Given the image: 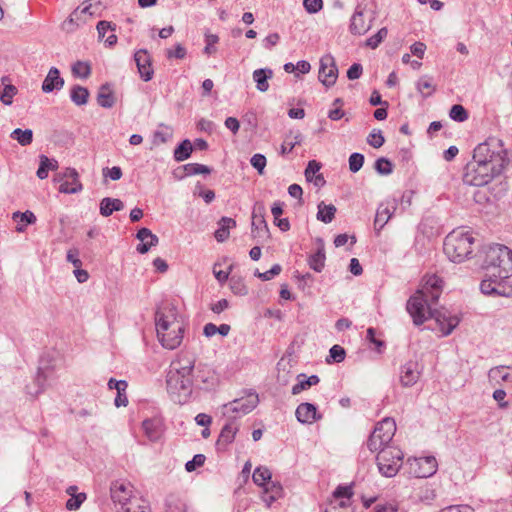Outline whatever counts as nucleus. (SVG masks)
Returning <instances> with one entry per match:
<instances>
[{
	"label": "nucleus",
	"instance_id": "21",
	"mask_svg": "<svg viewBox=\"0 0 512 512\" xmlns=\"http://www.w3.org/2000/svg\"><path fill=\"white\" fill-rule=\"evenodd\" d=\"M145 435L151 441H157L162 436L163 424L159 418L146 419L142 423Z\"/></svg>",
	"mask_w": 512,
	"mask_h": 512
},
{
	"label": "nucleus",
	"instance_id": "42",
	"mask_svg": "<svg viewBox=\"0 0 512 512\" xmlns=\"http://www.w3.org/2000/svg\"><path fill=\"white\" fill-rule=\"evenodd\" d=\"M251 236L258 244H264L270 237L268 226H252Z\"/></svg>",
	"mask_w": 512,
	"mask_h": 512
},
{
	"label": "nucleus",
	"instance_id": "43",
	"mask_svg": "<svg viewBox=\"0 0 512 512\" xmlns=\"http://www.w3.org/2000/svg\"><path fill=\"white\" fill-rule=\"evenodd\" d=\"M374 169L378 174L387 176L393 172V163L386 157H380L375 161Z\"/></svg>",
	"mask_w": 512,
	"mask_h": 512
},
{
	"label": "nucleus",
	"instance_id": "40",
	"mask_svg": "<svg viewBox=\"0 0 512 512\" xmlns=\"http://www.w3.org/2000/svg\"><path fill=\"white\" fill-rule=\"evenodd\" d=\"M325 251L324 249L317 248L316 253L309 257L308 263L311 269L316 272H321L325 266Z\"/></svg>",
	"mask_w": 512,
	"mask_h": 512
},
{
	"label": "nucleus",
	"instance_id": "7",
	"mask_svg": "<svg viewBox=\"0 0 512 512\" xmlns=\"http://www.w3.org/2000/svg\"><path fill=\"white\" fill-rule=\"evenodd\" d=\"M404 454L396 447L382 448L376 457L379 472L385 477H394L403 464Z\"/></svg>",
	"mask_w": 512,
	"mask_h": 512
},
{
	"label": "nucleus",
	"instance_id": "22",
	"mask_svg": "<svg viewBox=\"0 0 512 512\" xmlns=\"http://www.w3.org/2000/svg\"><path fill=\"white\" fill-rule=\"evenodd\" d=\"M97 103L103 108H112L115 104V96L111 83H104L100 86L97 94Z\"/></svg>",
	"mask_w": 512,
	"mask_h": 512
},
{
	"label": "nucleus",
	"instance_id": "49",
	"mask_svg": "<svg viewBox=\"0 0 512 512\" xmlns=\"http://www.w3.org/2000/svg\"><path fill=\"white\" fill-rule=\"evenodd\" d=\"M364 155L359 152H354L349 156V170L352 173L358 172L364 164Z\"/></svg>",
	"mask_w": 512,
	"mask_h": 512
},
{
	"label": "nucleus",
	"instance_id": "4",
	"mask_svg": "<svg viewBox=\"0 0 512 512\" xmlns=\"http://www.w3.org/2000/svg\"><path fill=\"white\" fill-rule=\"evenodd\" d=\"M473 158L486 164L490 171L498 176L502 174L509 163L507 150L504 148L502 140L496 137H490L485 142L478 144L474 149Z\"/></svg>",
	"mask_w": 512,
	"mask_h": 512
},
{
	"label": "nucleus",
	"instance_id": "15",
	"mask_svg": "<svg viewBox=\"0 0 512 512\" xmlns=\"http://www.w3.org/2000/svg\"><path fill=\"white\" fill-rule=\"evenodd\" d=\"M134 61L136 63L138 73L141 79L145 82L152 80L154 69L152 67V59L146 49H139L134 54Z\"/></svg>",
	"mask_w": 512,
	"mask_h": 512
},
{
	"label": "nucleus",
	"instance_id": "30",
	"mask_svg": "<svg viewBox=\"0 0 512 512\" xmlns=\"http://www.w3.org/2000/svg\"><path fill=\"white\" fill-rule=\"evenodd\" d=\"M237 431L238 427L234 423L225 424L218 437L217 446L219 448H225L228 444L232 443Z\"/></svg>",
	"mask_w": 512,
	"mask_h": 512
},
{
	"label": "nucleus",
	"instance_id": "32",
	"mask_svg": "<svg viewBox=\"0 0 512 512\" xmlns=\"http://www.w3.org/2000/svg\"><path fill=\"white\" fill-rule=\"evenodd\" d=\"M193 152V144L189 139L182 140L174 149L173 157L177 162H183L190 158Z\"/></svg>",
	"mask_w": 512,
	"mask_h": 512
},
{
	"label": "nucleus",
	"instance_id": "54",
	"mask_svg": "<svg viewBox=\"0 0 512 512\" xmlns=\"http://www.w3.org/2000/svg\"><path fill=\"white\" fill-rule=\"evenodd\" d=\"M346 352L344 348L339 345H334L329 351V358H327V362H330V359L334 362L340 363L345 359Z\"/></svg>",
	"mask_w": 512,
	"mask_h": 512
},
{
	"label": "nucleus",
	"instance_id": "33",
	"mask_svg": "<svg viewBox=\"0 0 512 512\" xmlns=\"http://www.w3.org/2000/svg\"><path fill=\"white\" fill-rule=\"evenodd\" d=\"M369 29L368 26L365 25L363 19V12L356 9L355 13L351 17L349 30L354 35H362Z\"/></svg>",
	"mask_w": 512,
	"mask_h": 512
},
{
	"label": "nucleus",
	"instance_id": "57",
	"mask_svg": "<svg viewBox=\"0 0 512 512\" xmlns=\"http://www.w3.org/2000/svg\"><path fill=\"white\" fill-rule=\"evenodd\" d=\"M281 272V266L279 264H275L272 266V268L266 272H259L256 270L255 276L260 278L262 281H268L271 280L274 276L278 275Z\"/></svg>",
	"mask_w": 512,
	"mask_h": 512
},
{
	"label": "nucleus",
	"instance_id": "9",
	"mask_svg": "<svg viewBox=\"0 0 512 512\" xmlns=\"http://www.w3.org/2000/svg\"><path fill=\"white\" fill-rule=\"evenodd\" d=\"M396 431V423L392 418H385L379 422L371 433L367 446L370 451H380L387 448Z\"/></svg>",
	"mask_w": 512,
	"mask_h": 512
},
{
	"label": "nucleus",
	"instance_id": "1",
	"mask_svg": "<svg viewBox=\"0 0 512 512\" xmlns=\"http://www.w3.org/2000/svg\"><path fill=\"white\" fill-rule=\"evenodd\" d=\"M443 280L436 275H428L416 293L409 298L406 310L417 326L422 325L429 318L435 319L443 336H448L458 326L460 319L444 310L433 306L438 302L442 293Z\"/></svg>",
	"mask_w": 512,
	"mask_h": 512
},
{
	"label": "nucleus",
	"instance_id": "64",
	"mask_svg": "<svg viewBox=\"0 0 512 512\" xmlns=\"http://www.w3.org/2000/svg\"><path fill=\"white\" fill-rule=\"evenodd\" d=\"M103 176L117 181L122 177V169L119 166H113L112 168L106 167L103 169Z\"/></svg>",
	"mask_w": 512,
	"mask_h": 512
},
{
	"label": "nucleus",
	"instance_id": "24",
	"mask_svg": "<svg viewBox=\"0 0 512 512\" xmlns=\"http://www.w3.org/2000/svg\"><path fill=\"white\" fill-rule=\"evenodd\" d=\"M123 208V201L117 198L105 197L99 204L100 214L105 217L110 216L115 211H121Z\"/></svg>",
	"mask_w": 512,
	"mask_h": 512
},
{
	"label": "nucleus",
	"instance_id": "38",
	"mask_svg": "<svg viewBox=\"0 0 512 512\" xmlns=\"http://www.w3.org/2000/svg\"><path fill=\"white\" fill-rule=\"evenodd\" d=\"M13 140H16L21 146H27L33 141V131L31 129L16 128L10 134Z\"/></svg>",
	"mask_w": 512,
	"mask_h": 512
},
{
	"label": "nucleus",
	"instance_id": "59",
	"mask_svg": "<svg viewBox=\"0 0 512 512\" xmlns=\"http://www.w3.org/2000/svg\"><path fill=\"white\" fill-rule=\"evenodd\" d=\"M205 456L203 454H197L193 457L192 460L188 461L185 465V468L188 472H192L196 470L197 467L203 466L205 462Z\"/></svg>",
	"mask_w": 512,
	"mask_h": 512
},
{
	"label": "nucleus",
	"instance_id": "52",
	"mask_svg": "<svg viewBox=\"0 0 512 512\" xmlns=\"http://www.w3.org/2000/svg\"><path fill=\"white\" fill-rule=\"evenodd\" d=\"M384 142L385 138L380 130H373L367 137V143L374 148H380Z\"/></svg>",
	"mask_w": 512,
	"mask_h": 512
},
{
	"label": "nucleus",
	"instance_id": "60",
	"mask_svg": "<svg viewBox=\"0 0 512 512\" xmlns=\"http://www.w3.org/2000/svg\"><path fill=\"white\" fill-rule=\"evenodd\" d=\"M79 250L77 248L69 249L66 255V260L70 262L75 268L82 266V261L79 258Z\"/></svg>",
	"mask_w": 512,
	"mask_h": 512
},
{
	"label": "nucleus",
	"instance_id": "58",
	"mask_svg": "<svg viewBox=\"0 0 512 512\" xmlns=\"http://www.w3.org/2000/svg\"><path fill=\"white\" fill-rule=\"evenodd\" d=\"M96 28L98 31L99 39H103L108 31L116 30V24H113L112 22L106 20H102L97 23Z\"/></svg>",
	"mask_w": 512,
	"mask_h": 512
},
{
	"label": "nucleus",
	"instance_id": "46",
	"mask_svg": "<svg viewBox=\"0 0 512 512\" xmlns=\"http://www.w3.org/2000/svg\"><path fill=\"white\" fill-rule=\"evenodd\" d=\"M231 291L236 295H246L248 289L241 277L232 276L229 281Z\"/></svg>",
	"mask_w": 512,
	"mask_h": 512
},
{
	"label": "nucleus",
	"instance_id": "6",
	"mask_svg": "<svg viewBox=\"0 0 512 512\" xmlns=\"http://www.w3.org/2000/svg\"><path fill=\"white\" fill-rule=\"evenodd\" d=\"M475 241L472 231L465 226H458L446 236L444 252L452 262H463L472 253Z\"/></svg>",
	"mask_w": 512,
	"mask_h": 512
},
{
	"label": "nucleus",
	"instance_id": "45",
	"mask_svg": "<svg viewBox=\"0 0 512 512\" xmlns=\"http://www.w3.org/2000/svg\"><path fill=\"white\" fill-rule=\"evenodd\" d=\"M118 512H151V509L145 500L138 498L132 501L130 506L124 507V510H118Z\"/></svg>",
	"mask_w": 512,
	"mask_h": 512
},
{
	"label": "nucleus",
	"instance_id": "47",
	"mask_svg": "<svg viewBox=\"0 0 512 512\" xmlns=\"http://www.w3.org/2000/svg\"><path fill=\"white\" fill-rule=\"evenodd\" d=\"M449 116L456 122H464L468 119V112L462 105L454 104L450 109Z\"/></svg>",
	"mask_w": 512,
	"mask_h": 512
},
{
	"label": "nucleus",
	"instance_id": "8",
	"mask_svg": "<svg viewBox=\"0 0 512 512\" xmlns=\"http://www.w3.org/2000/svg\"><path fill=\"white\" fill-rule=\"evenodd\" d=\"M498 175L490 171L488 166L478 159H472L467 163L463 172L464 184L482 187L491 182Z\"/></svg>",
	"mask_w": 512,
	"mask_h": 512
},
{
	"label": "nucleus",
	"instance_id": "10",
	"mask_svg": "<svg viewBox=\"0 0 512 512\" xmlns=\"http://www.w3.org/2000/svg\"><path fill=\"white\" fill-rule=\"evenodd\" d=\"M408 473L416 478H427L437 471V461L433 456L409 458L407 460Z\"/></svg>",
	"mask_w": 512,
	"mask_h": 512
},
{
	"label": "nucleus",
	"instance_id": "34",
	"mask_svg": "<svg viewBox=\"0 0 512 512\" xmlns=\"http://www.w3.org/2000/svg\"><path fill=\"white\" fill-rule=\"evenodd\" d=\"M47 377L48 376L46 372L42 369H39L33 384L26 386L27 393L33 397L39 395L45 388Z\"/></svg>",
	"mask_w": 512,
	"mask_h": 512
},
{
	"label": "nucleus",
	"instance_id": "50",
	"mask_svg": "<svg viewBox=\"0 0 512 512\" xmlns=\"http://www.w3.org/2000/svg\"><path fill=\"white\" fill-rule=\"evenodd\" d=\"M387 34V28H381L376 34H374L373 36L369 37L366 40V45L371 49H376L381 44V42L386 38Z\"/></svg>",
	"mask_w": 512,
	"mask_h": 512
},
{
	"label": "nucleus",
	"instance_id": "5",
	"mask_svg": "<svg viewBox=\"0 0 512 512\" xmlns=\"http://www.w3.org/2000/svg\"><path fill=\"white\" fill-rule=\"evenodd\" d=\"M483 269L491 277L505 280L512 276V250L502 244H492L485 250Z\"/></svg>",
	"mask_w": 512,
	"mask_h": 512
},
{
	"label": "nucleus",
	"instance_id": "55",
	"mask_svg": "<svg viewBox=\"0 0 512 512\" xmlns=\"http://www.w3.org/2000/svg\"><path fill=\"white\" fill-rule=\"evenodd\" d=\"M303 137L301 133H297L294 136V140L291 142L284 141V143L281 145V154L285 155L290 153L295 146L300 145L302 143Z\"/></svg>",
	"mask_w": 512,
	"mask_h": 512
},
{
	"label": "nucleus",
	"instance_id": "35",
	"mask_svg": "<svg viewBox=\"0 0 512 512\" xmlns=\"http://www.w3.org/2000/svg\"><path fill=\"white\" fill-rule=\"evenodd\" d=\"M165 512H188V509L181 497L170 494L165 500Z\"/></svg>",
	"mask_w": 512,
	"mask_h": 512
},
{
	"label": "nucleus",
	"instance_id": "16",
	"mask_svg": "<svg viewBox=\"0 0 512 512\" xmlns=\"http://www.w3.org/2000/svg\"><path fill=\"white\" fill-rule=\"evenodd\" d=\"M258 402V395L256 393H250L247 397L236 399L226 404L224 407L232 413L248 414L257 406Z\"/></svg>",
	"mask_w": 512,
	"mask_h": 512
},
{
	"label": "nucleus",
	"instance_id": "26",
	"mask_svg": "<svg viewBox=\"0 0 512 512\" xmlns=\"http://www.w3.org/2000/svg\"><path fill=\"white\" fill-rule=\"evenodd\" d=\"M504 280H500V278L488 276L485 274V278L482 280L480 284V289L482 293L487 295L497 294L502 295V291H500V287H502V282Z\"/></svg>",
	"mask_w": 512,
	"mask_h": 512
},
{
	"label": "nucleus",
	"instance_id": "27",
	"mask_svg": "<svg viewBox=\"0 0 512 512\" xmlns=\"http://www.w3.org/2000/svg\"><path fill=\"white\" fill-rule=\"evenodd\" d=\"M396 210L395 202L382 203L378 206L374 224H387Z\"/></svg>",
	"mask_w": 512,
	"mask_h": 512
},
{
	"label": "nucleus",
	"instance_id": "39",
	"mask_svg": "<svg viewBox=\"0 0 512 512\" xmlns=\"http://www.w3.org/2000/svg\"><path fill=\"white\" fill-rule=\"evenodd\" d=\"M272 478V473L267 467H257L252 475L253 482L261 487L269 484Z\"/></svg>",
	"mask_w": 512,
	"mask_h": 512
},
{
	"label": "nucleus",
	"instance_id": "28",
	"mask_svg": "<svg viewBox=\"0 0 512 512\" xmlns=\"http://www.w3.org/2000/svg\"><path fill=\"white\" fill-rule=\"evenodd\" d=\"M283 488L279 482L269 481V484L264 486L263 501L270 506L274 501L282 496Z\"/></svg>",
	"mask_w": 512,
	"mask_h": 512
},
{
	"label": "nucleus",
	"instance_id": "61",
	"mask_svg": "<svg viewBox=\"0 0 512 512\" xmlns=\"http://www.w3.org/2000/svg\"><path fill=\"white\" fill-rule=\"evenodd\" d=\"M298 380H299L298 383L292 387L291 392L293 395H298L303 390L310 388L308 380L306 379V376L304 374H300L298 376Z\"/></svg>",
	"mask_w": 512,
	"mask_h": 512
},
{
	"label": "nucleus",
	"instance_id": "3",
	"mask_svg": "<svg viewBox=\"0 0 512 512\" xmlns=\"http://www.w3.org/2000/svg\"><path fill=\"white\" fill-rule=\"evenodd\" d=\"M156 330L162 346L173 350L177 348L183 339V327L177 320L173 308L158 310L155 314Z\"/></svg>",
	"mask_w": 512,
	"mask_h": 512
},
{
	"label": "nucleus",
	"instance_id": "51",
	"mask_svg": "<svg viewBox=\"0 0 512 512\" xmlns=\"http://www.w3.org/2000/svg\"><path fill=\"white\" fill-rule=\"evenodd\" d=\"M266 157L261 153L254 154L250 159L251 166L257 170V172L262 175L264 173V169L266 167Z\"/></svg>",
	"mask_w": 512,
	"mask_h": 512
},
{
	"label": "nucleus",
	"instance_id": "29",
	"mask_svg": "<svg viewBox=\"0 0 512 512\" xmlns=\"http://www.w3.org/2000/svg\"><path fill=\"white\" fill-rule=\"evenodd\" d=\"M488 377L491 381L496 383H512V368L505 366L491 368Z\"/></svg>",
	"mask_w": 512,
	"mask_h": 512
},
{
	"label": "nucleus",
	"instance_id": "17",
	"mask_svg": "<svg viewBox=\"0 0 512 512\" xmlns=\"http://www.w3.org/2000/svg\"><path fill=\"white\" fill-rule=\"evenodd\" d=\"M295 415L297 420L303 424H312L322 418V415L317 412L316 406L308 402L301 403L297 407Z\"/></svg>",
	"mask_w": 512,
	"mask_h": 512
},
{
	"label": "nucleus",
	"instance_id": "37",
	"mask_svg": "<svg viewBox=\"0 0 512 512\" xmlns=\"http://www.w3.org/2000/svg\"><path fill=\"white\" fill-rule=\"evenodd\" d=\"M416 89L422 94L424 98H428L435 91L432 77L424 75L416 83Z\"/></svg>",
	"mask_w": 512,
	"mask_h": 512
},
{
	"label": "nucleus",
	"instance_id": "63",
	"mask_svg": "<svg viewBox=\"0 0 512 512\" xmlns=\"http://www.w3.org/2000/svg\"><path fill=\"white\" fill-rule=\"evenodd\" d=\"M84 499H85V494H83V493H80L77 496H72L71 498H69L67 500L66 508L70 511L76 510L80 507V505L82 504Z\"/></svg>",
	"mask_w": 512,
	"mask_h": 512
},
{
	"label": "nucleus",
	"instance_id": "12",
	"mask_svg": "<svg viewBox=\"0 0 512 512\" xmlns=\"http://www.w3.org/2000/svg\"><path fill=\"white\" fill-rule=\"evenodd\" d=\"M338 77V68L332 55L326 54L320 59L319 81L327 88L333 86Z\"/></svg>",
	"mask_w": 512,
	"mask_h": 512
},
{
	"label": "nucleus",
	"instance_id": "2",
	"mask_svg": "<svg viewBox=\"0 0 512 512\" xmlns=\"http://www.w3.org/2000/svg\"><path fill=\"white\" fill-rule=\"evenodd\" d=\"M195 359L189 355H180L172 361L167 373V391L179 404L185 403L192 392V373Z\"/></svg>",
	"mask_w": 512,
	"mask_h": 512
},
{
	"label": "nucleus",
	"instance_id": "14",
	"mask_svg": "<svg viewBox=\"0 0 512 512\" xmlns=\"http://www.w3.org/2000/svg\"><path fill=\"white\" fill-rule=\"evenodd\" d=\"M93 9V4L89 3L84 7H77L69 16L67 20H65L62 24V28L67 32L74 31L81 24L86 22L87 15L93 16L95 11Z\"/></svg>",
	"mask_w": 512,
	"mask_h": 512
},
{
	"label": "nucleus",
	"instance_id": "23",
	"mask_svg": "<svg viewBox=\"0 0 512 512\" xmlns=\"http://www.w3.org/2000/svg\"><path fill=\"white\" fill-rule=\"evenodd\" d=\"M58 161L54 158L42 154L39 156V167L36 175L39 179L43 180L48 177L49 171H55L58 169Z\"/></svg>",
	"mask_w": 512,
	"mask_h": 512
},
{
	"label": "nucleus",
	"instance_id": "13",
	"mask_svg": "<svg viewBox=\"0 0 512 512\" xmlns=\"http://www.w3.org/2000/svg\"><path fill=\"white\" fill-rule=\"evenodd\" d=\"M110 491L113 502L119 506L117 511L124 510V507L130 506L132 501L138 499L132 495L130 484L116 481L112 484Z\"/></svg>",
	"mask_w": 512,
	"mask_h": 512
},
{
	"label": "nucleus",
	"instance_id": "56",
	"mask_svg": "<svg viewBox=\"0 0 512 512\" xmlns=\"http://www.w3.org/2000/svg\"><path fill=\"white\" fill-rule=\"evenodd\" d=\"M303 7L309 14H316L323 8V0H303Z\"/></svg>",
	"mask_w": 512,
	"mask_h": 512
},
{
	"label": "nucleus",
	"instance_id": "62",
	"mask_svg": "<svg viewBox=\"0 0 512 512\" xmlns=\"http://www.w3.org/2000/svg\"><path fill=\"white\" fill-rule=\"evenodd\" d=\"M363 67L360 63H353L347 70V78L349 80H356L361 77Z\"/></svg>",
	"mask_w": 512,
	"mask_h": 512
},
{
	"label": "nucleus",
	"instance_id": "44",
	"mask_svg": "<svg viewBox=\"0 0 512 512\" xmlns=\"http://www.w3.org/2000/svg\"><path fill=\"white\" fill-rule=\"evenodd\" d=\"M11 219L18 224H35L37 220L35 214L30 210L25 212L16 211L12 213Z\"/></svg>",
	"mask_w": 512,
	"mask_h": 512
},
{
	"label": "nucleus",
	"instance_id": "20",
	"mask_svg": "<svg viewBox=\"0 0 512 512\" xmlns=\"http://www.w3.org/2000/svg\"><path fill=\"white\" fill-rule=\"evenodd\" d=\"M136 237L140 241L137 246V251L141 254L147 253L152 246H155L158 243V237L146 227L141 228L137 232Z\"/></svg>",
	"mask_w": 512,
	"mask_h": 512
},
{
	"label": "nucleus",
	"instance_id": "31",
	"mask_svg": "<svg viewBox=\"0 0 512 512\" xmlns=\"http://www.w3.org/2000/svg\"><path fill=\"white\" fill-rule=\"evenodd\" d=\"M318 211L316 218L318 221L328 224L333 221L335 217V213L337 211L336 207L333 204H326L324 201H321L318 206Z\"/></svg>",
	"mask_w": 512,
	"mask_h": 512
},
{
	"label": "nucleus",
	"instance_id": "19",
	"mask_svg": "<svg viewBox=\"0 0 512 512\" xmlns=\"http://www.w3.org/2000/svg\"><path fill=\"white\" fill-rule=\"evenodd\" d=\"M420 376L418 364L409 361L401 367L400 382L403 386L409 387L414 385Z\"/></svg>",
	"mask_w": 512,
	"mask_h": 512
},
{
	"label": "nucleus",
	"instance_id": "36",
	"mask_svg": "<svg viewBox=\"0 0 512 512\" xmlns=\"http://www.w3.org/2000/svg\"><path fill=\"white\" fill-rule=\"evenodd\" d=\"M70 98L77 106L85 105L88 102L89 90L81 85H74L70 91Z\"/></svg>",
	"mask_w": 512,
	"mask_h": 512
},
{
	"label": "nucleus",
	"instance_id": "11",
	"mask_svg": "<svg viewBox=\"0 0 512 512\" xmlns=\"http://www.w3.org/2000/svg\"><path fill=\"white\" fill-rule=\"evenodd\" d=\"M55 180L61 182L59 191L64 194H76L83 189L79 181V174L75 168H66L55 176Z\"/></svg>",
	"mask_w": 512,
	"mask_h": 512
},
{
	"label": "nucleus",
	"instance_id": "53",
	"mask_svg": "<svg viewBox=\"0 0 512 512\" xmlns=\"http://www.w3.org/2000/svg\"><path fill=\"white\" fill-rule=\"evenodd\" d=\"M321 166V163L316 160H310L308 162L304 172L307 181L311 182L313 180V177L317 175Z\"/></svg>",
	"mask_w": 512,
	"mask_h": 512
},
{
	"label": "nucleus",
	"instance_id": "48",
	"mask_svg": "<svg viewBox=\"0 0 512 512\" xmlns=\"http://www.w3.org/2000/svg\"><path fill=\"white\" fill-rule=\"evenodd\" d=\"M16 93L17 88L14 85H5L3 90L0 92V101L4 105H11L13 102V97L16 95Z\"/></svg>",
	"mask_w": 512,
	"mask_h": 512
},
{
	"label": "nucleus",
	"instance_id": "41",
	"mask_svg": "<svg viewBox=\"0 0 512 512\" xmlns=\"http://www.w3.org/2000/svg\"><path fill=\"white\" fill-rule=\"evenodd\" d=\"M71 71L74 77L86 79L91 74V66L88 62L78 60L72 65Z\"/></svg>",
	"mask_w": 512,
	"mask_h": 512
},
{
	"label": "nucleus",
	"instance_id": "18",
	"mask_svg": "<svg viewBox=\"0 0 512 512\" xmlns=\"http://www.w3.org/2000/svg\"><path fill=\"white\" fill-rule=\"evenodd\" d=\"M64 86V79L60 75V71L56 67H51L42 83V91L51 93L54 90H60Z\"/></svg>",
	"mask_w": 512,
	"mask_h": 512
},
{
	"label": "nucleus",
	"instance_id": "25",
	"mask_svg": "<svg viewBox=\"0 0 512 512\" xmlns=\"http://www.w3.org/2000/svg\"><path fill=\"white\" fill-rule=\"evenodd\" d=\"M253 80L256 83V88L260 92H266L269 89L268 80L272 78L273 72L269 68L256 69L253 72Z\"/></svg>",
	"mask_w": 512,
	"mask_h": 512
}]
</instances>
